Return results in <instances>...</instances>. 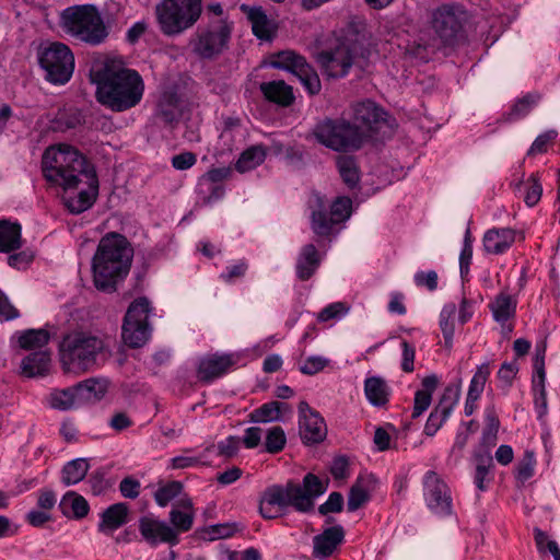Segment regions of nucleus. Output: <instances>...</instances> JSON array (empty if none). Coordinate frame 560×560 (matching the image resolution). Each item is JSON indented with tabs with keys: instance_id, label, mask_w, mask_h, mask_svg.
I'll return each mask as SVG.
<instances>
[{
	"instance_id": "obj_1",
	"label": "nucleus",
	"mask_w": 560,
	"mask_h": 560,
	"mask_svg": "<svg viewBox=\"0 0 560 560\" xmlns=\"http://www.w3.org/2000/svg\"><path fill=\"white\" fill-rule=\"evenodd\" d=\"M42 171L50 185L65 191L79 189L77 196L63 198L71 213L79 214L92 207L98 191L96 171L77 148L67 143L48 147L42 156Z\"/></svg>"
},
{
	"instance_id": "obj_2",
	"label": "nucleus",
	"mask_w": 560,
	"mask_h": 560,
	"mask_svg": "<svg viewBox=\"0 0 560 560\" xmlns=\"http://www.w3.org/2000/svg\"><path fill=\"white\" fill-rule=\"evenodd\" d=\"M398 127L395 117L384 107H357L353 122L326 119L314 129V136L335 151L358 150L368 140L390 138Z\"/></svg>"
},
{
	"instance_id": "obj_3",
	"label": "nucleus",
	"mask_w": 560,
	"mask_h": 560,
	"mask_svg": "<svg viewBox=\"0 0 560 560\" xmlns=\"http://www.w3.org/2000/svg\"><path fill=\"white\" fill-rule=\"evenodd\" d=\"M133 248L126 236L109 232L97 245L92 258L93 283L98 291L112 293L128 275Z\"/></svg>"
},
{
	"instance_id": "obj_4",
	"label": "nucleus",
	"mask_w": 560,
	"mask_h": 560,
	"mask_svg": "<svg viewBox=\"0 0 560 560\" xmlns=\"http://www.w3.org/2000/svg\"><path fill=\"white\" fill-rule=\"evenodd\" d=\"M96 97L102 105H138L144 93V81L135 69L117 60H107L95 74Z\"/></svg>"
},
{
	"instance_id": "obj_5",
	"label": "nucleus",
	"mask_w": 560,
	"mask_h": 560,
	"mask_svg": "<svg viewBox=\"0 0 560 560\" xmlns=\"http://www.w3.org/2000/svg\"><path fill=\"white\" fill-rule=\"evenodd\" d=\"M61 25L66 33L93 46L104 43L108 36L102 15L93 4L67 8L61 15Z\"/></svg>"
},
{
	"instance_id": "obj_6",
	"label": "nucleus",
	"mask_w": 560,
	"mask_h": 560,
	"mask_svg": "<svg viewBox=\"0 0 560 560\" xmlns=\"http://www.w3.org/2000/svg\"><path fill=\"white\" fill-rule=\"evenodd\" d=\"M103 341L84 332H71L60 343V361L66 372L81 374L96 365Z\"/></svg>"
},
{
	"instance_id": "obj_7",
	"label": "nucleus",
	"mask_w": 560,
	"mask_h": 560,
	"mask_svg": "<svg viewBox=\"0 0 560 560\" xmlns=\"http://www.w3.org/2000/svg\"><path fill=\"white\" fill-rule=\"evenodd\" d=\"M202 13V0H163L156 18L164 35L175 36L192 27Z\"/></svg>"
},
{
	"instance_id": "obj_8",
	"label": "nucleus",
	"mask_w": 560,
	"mask_h": 560,
	"mask_svg": "<svg viewBox=\"0 0 560 560\" xmlns=\"http://www.w3.org/2000/svg\"><path fill=\"white\" fill-rule=\"evenodd\" d=\"M232 31L233 24L228 19L211 21L191 38L192 51L202 59H212L221 55L229 47Z\"/></svg>"
},
{
	"instance_id": "obj_9",
	"label": "nucleus",
	"mask_w": 560,
	"mask_h": 560,
	"mask_svg": "<svg viewBox=\"0 0 560 560\" xmlns=\"http://www.w3.org/2000/svg\"><path fill=\"white\" fill-rule=\"evenodd\" d=\"M39 65L47 81L52 84H66L74 71V56L66 44L55 42L40 51Z\"/></svg>"
},
{
	"instance_id": "obj_10",
	"label": "nucleus",
	"mask_w": 560,
	"mask_h": 560,
	"mask_svg": "<svg viewBox=\"0 0 560 560\" xmlns=\"http://www.w3.org/2000/svg\"><path fill=\"white\" fill-rule=\"evenodd\" d=\"M150 303L147 298L136 299L127 310L122 324V340L130 348H140L150 338L148 324Z\"/></svg>"
},
{
	"instance_id": "obj_11",
	"label": "nucleus",
	"mask_w": 560,
	"mask_h": 560,
	"mask_svg": "<svg viewBox=\"0 0 560 560\" xmlns=\"http://www.w3.org/2000/svg\"><path fill=\"white\" fill-rule=\"evenodd\" d=\"M271 66L276 69L292 72L310 94H317L320 91L318 74L303 56L292 50H283L273 56Z\"/></svg>"
},
{
	"instance_id": "obj_12",
	"label": "nucleus",
	"mask_w": 560,
	"mask_h": 560,
	"mask_svg": "<svg viewBox=\"0 0 560 560\" xmlns=\"http://www.w3.org/2000/svg\"><path fill=\"white\" fill-rule=\"evenodd\" d=\"M422 483L428 509L440 516L451 515L453 513L451 490L440 475L434 470H429L424 474Z\"/></svg>"
},
{
	"instance_id": "obj_13",
	"label": "nucleus",
	"mask_w": 560,
	"mask_h": 560,
	"mask_svg": "<svg viewBox=\"0 0 560 560\" xmlns=\"http://www.w3.org/2000/svg\"><path fill=\"white\" fill-rule=\"evenodd\" d=\"M295 492L293 482L290 481L285 487L272 485L265 489L259 501V513L265 520H273L283 514L288 506L296 510Z\"/></svg>"
},
{
	"instance_id": "obj_14",
	"label": "nucleus",
	"mask_w": 560,
	"mask_h": 560,
	"mask_svg": "<svg viewBox=\"0 0 560 560\" xmlns=\"http://www.w3.org/2000/svg\"><path fill=\"white\" fill-rule=\"evenodd\" d=\"M355 51V45L341 43L334 49L322 51L318 55V62L327 77L343 78L354 63Z\"/></svg>"
},
{
	"instance_id": "obj_15",
	"label": "nucleus",
	"mask_w": 560,
	"mask_h": 560,
	"mask_svg": "<svg viewBox=\"0 0 560 560\" xmlns=\"http://www.w3.org/2000/svg\"><path fill=\"white\" fill-rule=\"evenodd\" d=\"M299 432L303 443L307 445L318 444L327 435L324 418L306 401L299 404Z\"/></svg>"
},
{
	"instance_id": "obj_16",
	"label": "nucleus",
	"mask_w": 560,
	"mask_h": 560,
	"mask_svg": "<svg viewBox=\"0 0 560 560\" xmlns=\"http://www.w3.org/2000/svg\"><path fill=\"white\" fill-rule=\"evenodd\" d=\"M431 26L442 44L453 43L462 28L458 10L450 4L436 8L431 15Z\"/></svg>"
},
{
	"instance_id": "obj_17",
	"label": "nucleus",
	"mask_w": 560,
	"mask_h": 560,
	"mask_svg": "<svg viewBox=\"0 0 560 560\" xmlns=\"http://www.w3.org/2000/svg\"><path fill=\"white\" fill-rule=\"evenodd\" d=\"M460 396V386L457 384L445 387L439 404L431 411L424 425V434L433 436L450 417Z\"/></svg>"
},
{
	"instance_id": "obj_18",
	"label": "nucleus",
	"mask_w": 560,
	"mask_h": 560,
	"mask_svg": "<svg viewBox=\"0 0 560 560\" xmlns=\"http://www.w3.org/2000/svg\"><path fill=\"white\" fill-rule=\"evenodd\" d=\"M326 490L327 483L311 472L304 476L302 485L293 482V491L296 495V511L302 513L313 511L315 499L325 493Z\"/></svg>"
},
{
	"instance_id": "obj_19",
	"label": "nucleus",
	"mask_w": 560,
	"mask_h": 560,
	"mask_svg": "<svg viewBox=\"0 0 560 560\" xmlns=\"http://www.w3.org/2000/svg\"><path fill=\"white\" fill-rule=\"evenodd\" d=\"M139 530L145 541L153 546L160 542L175 545L178 541L175 529L165 522L150 516H143L139 520Z\"/></svg>"
},
{
	"instance_id": "obj_20",
	"label": "nucleus",
	"mask_w": 560,
	"mask_h": 560,
	"mask_svg": "<svg viewBox=\"0 0 560 560\" xmlns=\"http://www.w3.org/2000/svg\"><path fill=\"white\" fill-rule=\"evenodd\" d=\"M235 363L232 354H210L200 359L197 370L198 378L209 383L224 375Z\"/></svg>"
},
{
	"instance_id": "obj_21",
	"label": "nucleus",
	"mask_w": 560,
	"mask_h": 560,
	"mask_svg": "<svg viewBox=\"0 0 560 560\" xmlns=\"http://www.w3.org/2000/svg\"><path fill=\"white\" fill-rule=\"evenodd\" d=\"M308 207L312 210V230L320 236H326L337 222L332 215L327 213V203L319 194H313L308 200Z\"/></svg>"
},
{
	"instance_id": "obj_22",
	"label": "nucleus",
	"mask_w": 560,
	"mask_h": 560,
	"mask_svg": "<svg viewBox=\"0 0 560 560\" xmlns=\"http://www.w3.org/2000/svg\"><path fill=\"white\" fill-rule=\"evenodd\" d=\"M343 538L345 530L342 526L336 525L326 528L322 534L313 538V556L318 559L331 556Z\"/></svg>"
},
{
	"instance_id": "obj_23",
	"label": "nucleus",
	"mask_w": 560,
	"mask_h": 560,
	"mask_svg": "<svg viewBox=\"0 0 560 560\" xmlns=\"http://www.w3.org/2000/svg\"><path fill=\"white\" fill-rule=\"evenodd\" d=\"M545 355H546V345L542 343L536 347V354L534 358V375H533V390L535 394V404L536 406H540L542 410L540 415L546 412L547 407V395L545 388Z\"/></svg>"
},
{
	"instance_id": "obj_24",
	"label": "nucleus",
	"mask_w": 560,
	"mask_h": 560,
	"mask_svg": "<svg viewBox=\"0 0 560 560\" xmlns=\"http://www.w3.org/2000/svg\"><path fill=\"white\" fill-rule=\"evenodd\" d=\"M129 508L127 503L119 502L109 505L101 513V521L97 525L100 533L112 535L128 522Z\"/></svg>"
},
{
	"instance_id": "obj_25",
	"label": "nucleus",
	"mask_w": 560,
	"mask_h": 560,
	"mask_svg": "<svg viewBox=\"0 0 560 560\" xmlns=\"http://www.w3.org/2000/svg\"><path fill=\"white\" fill-rule=\"evenodd\" d=\"M376 483L377 480L373 475H360L350 489L347 502L348 510L354 512L369 501Z\"/></svg>"
},
{
	"instance_id": "obj_26",
	"label": "nucleus",
	"mask_w": 560,
	"mask_h": 560,
	"mask_svg": "<svg viewBox=\"0 0 560 560\" xmlns=\"http://www.w3.org/2000/svg\"><path fill=\"white\" fill-rule=\"evenodd\" d=\"M242 9L247 14L254 35L261 40H271L276 34L277 26L275 22L267 16L265 11L258 7L249 8L243 5Z\"/></svg>"
},
{
	"instance_id": "obj_27",
	"label": "nucleus",
	"mask_w": 560,
	"mask_h": 560,
	"mask_svg": "<svg viewBox=\"0 0 560 560\" xmlns=\"http://www.w3.org/2000/svg\"><path fill=\"white\" fill-rule=\"evenodd\" d=\"M515 241V231L509 228L491 229L483 235V248L493 255L503 254Z\"/></svg>"
},
{
	"instance_id": "obj_28",
	"label": "nucleus",
	"mask_w": 560,
	"mask_h": 560,
	"mask_svg": "<svg viewBox=\"0 0 560 560\" xmlns=\"http://www.w3.org/2000/svg\"><path fill=\"white\" fill-rule=\"evenodd\" d=\"M108 381L103 377H91L74 385L80 405L103 399L108 390Z\"/></svg>"
},
{
	"instance_id": "obj_29",
	"label": "nucleus",
	"mask_w": 560,
	"mask_h": 560,
	"mask_svg": "<svg viewBox=\"0 0 560 560\" xmlns=\"http://www.w3.org/2000/svg\"><path fill=\"white\" fill-rule=\"evenodd\" d=\"M50 352L47 350L34 351L26 355L21 362V372L24 376H44L50 368Z\"/></svg>"
},
{
	"instance_id": "obj_30",
	"label": "nucleus",
	"mask_w": 560,
	"mask_h": 560,
	"mask_svg": "<svg viewBox=\"0 0 560 560\" xmlns=\"http://www.w3.org/2000/svg\"><path fill=\"white\" fill-rule=\"evenodd\" d=\"M260 91L267 101L276 105H292L294 102L292 86L282 80L262 83Z\"/></svg>"
},
{
	"instance_id": "obj_31",
	"label": "nucleus",
	"mask_w": 560,
	"mask_h": 560,
	"mask_svg": "<svg viewBox=\"0 0 560 560\" xmlns=\"http://www.w3.org/2000/svg\"><path fill=\"white\" fill-rule=\"evenodd\" d=\"M319 264L320 258L316 247L313 244L303 246L296 261L298 278L302 281L310 279L319 267Z\"/></svg>"
},
{
	"instance_id": "obj_32",
	"label": "nucleus",
	"mask_w": 560,
	"mask_h": 560,
	"mask_svg": "<svg viewBox=\"0 0 560 560\" xmlns=\"http://www.w3.org/2000/svg\"><path fill=\"white\" fill-rule=\"evenodd\" d=\"M336 167L342 183L349 188L354 189L359 186L361 171L354 156L340 154L336 158Z\"/></svg>"
},
{
	"instance_id": "obj_33",
	"label": "nucleus",
	"mask_w": 560,
	"mask_h": 560,
	"mask_svg": "<svg viewBox=\"0 0 560 560\" xmlns=\"http://www.w3.org/2000/svg\"><path fill=\"white\" fill-rule=\"evenodd\" d=\"M59 509L66 517L81 520L89 514L90 505L84 497L74 491H68L62 497Z\"/></svg>"
},
{
	"instance_id": "obj_34",
	"label": "nucleus",
	"mask_w": 560,
	"mask_h": 560,
	"mask_svg": "<svg viewBox=\"0 0 560 560\" xmlns=\"http://www.w3.org/2000/svg\"><path fill=\"white\" fill-rule=\"evenodd\" d=\"M493 318L505 328L506 322L514 317L516 312V301L508 293L501 292L489 305Z\"/></svg>"
},
{
	"instance_id": "obj_35",
	"label": "nucleus",
	"mask_w": 560,
	"mask_h": 560,
	"mask_svg": "<svg viewBox=\"0 0 560 560\" xmlns=\"http://www.w3.org/2000/svg\"><path fill=\"white\" fill-rule=\"evenodd\" d=\"M170 521L175 532H188L194 522L192 502L189 499L180 500L170 512Z\"/></svg>"
},
{
	"instance_id": "obj_36",
	"label": "nucleus",
	"mask_w": 560,
	"mask_h": 560,
	"mask_svg": "<svg viewBox=\"0 0 560 560\" xmlns=\"http://www.w3.org/2000/svg\"><path fill=\"white\" fill-rule=\"evenodd\" d=\"M364 393L369 402L375 407H383L388 402L389 388L380 376L368 377L364 381Z\"/></svg>"
},
{
	"instance_id": "obj_37",
	"label": "nucleus",
	"mask_w": 560,
	"mask_h": 560,
	"mask_svg": "<svg viewBox=\"0 0 560 560\" xmlns=\"http://www.w3.org/2000/svg\"><path fill=\"white\" fill-rule=\"evenodd\" d=\"M21 245L20 224L0 220V253H10L19 249Z\"/></svg>"
},
{
	"instance_id": "obj_38",
	"label": "nucleus",
	"mask_w": 560,
	"mask_h": 560,
	"mask_svg": "<svg viewBox=\"0 0 560 560\" xmlns=\"http://www.w3.org/2000/svg\"><path fill=\"white\" fill-rule=\"evenodd\" d=\"M82 122H86V120L83 119L78 107H60L51 120V128L55 131H66L75 128Z\"/></svg>"
},
{
	"instance_id": "obj_39",
	"label": "nucleus",
	"mask_w": 560,
	"mask_h": 560,
	"mask_svg": "<svg viewBox=\"0 0 560 560\" xmlns=\"http://www.w3.org/2000/svg\"><path fill=\"white\" fill-rule=\"evenodd\" d=\"M90 469V464L85 458H75L68 462L61 470V481L69 487L82 481Z\"/></svg>"
},
{
	"instance_id": "obj_40",
	"label": "nucleus",
	"mask_w": 560,
	"mask_h": 560,
	"mask_svg": "<svg viewBox=\"0 0 560 560\" xmlns=\"http://www.w3.org/2000/svg\"><path fill=\"white\" fill-rule=\"evenodd\" d=\"M513 186L515 192L523 194L524 201L528 207H534L539 202L542 187L536 174H532L526 182L520 180Z\"/></svg>"
},
{
	"instance_id": "obj_41",
	"label": "nucleus",
	"mask_w": 560,
	"mask_h": 560,
	"mask_svg": "<svg viewBox=\"0 0 560 560\" xmlns=\"http://www.w3.org/2000/svg\"><path fill=\"white\" fill-rule=\"evenodd\" d=\"M266 159L264 145H253L246 149L238 158L235 168L241 172H248L259 166Z\"/></svg>"
},
{
	"instance_id": "obj_42",
	"label": "nucleus",
	"mask_w": 560,
	"mask_h": 560,
	"mask_svg": "<svg viewBox=\"0 0 560 560\" xmlns=\"http://www.w3.org/2000/svg\"><path fill=\"white\" fill-rule=\"evenodd\" d=\"M48 402L51 408L58 410H68L80 406L75 386L51 392Z\"/></svg>"
},
{
	"instance_id": "obj_43",
	"label": "nucleus",
	"mask_w": 560,
	"mask_h": 560,
	"mask_svg": "<svg viewBox=\"0 0 560 560\" xmlns=\"http://www.w3.org/2000/svg\"><path fill=\"white\" fill-rule=\"evenodd\" d=\"M282 406L283 405L279 401L264 404L250 412L249 419L252 422L256 423L278 421L281 418Z\"/></svg>"
},
{
	"instance_id": "obj_44",
	"label": "nucleus",
	"mask_w": 560,
	"mask_h": 560,
	"mask_svg": "<svg viewBox=\"0 0 560 560\" xmlns=\"http://www.w3.org/2000/svg\"><path fill=\"white\" fill-rule=\"evenodd\" d=\"M486 427L482 431L481 443L487 447L495 445L498 432L500 429V420L493 408H487L485 412Z\"/></svg>"
},
{
	"instance_id": "obj_45",
	"label": "nucleus",
	"mask_w": 560,
	"mask_h": 560,
	"mask_svg": "<svg viewBox=\"0 0 560 560\" xmlns=\"http://www.w3.org/2000/svg\"><path fill=\"white\" fill-rule=\"evenodd\" d=\"M49 341V334L45 329H28L19 337V345L25 350L43 348Z\"/></svg>"
},
{
	"instance_id": "obj_46",
	"label": "nucleus",
	"mask_w": 560,
	"mask_h": 560,
	"mask_svg": "<svg viewBox=\"0 0 560 560\" xmlns=\"http://www.w3.org/2000/svg\"><path fill=\"white\" fill-rule=\"evenodd\" d=\"M489 375H490V365L488 362L482 363L481 365H479L477 368V371L470 381L468 393H467V397H469L470 400H478L480 398V396L485 389V385L488 381Z\"/></svg>"
},
{
	"instance_id": "obj_47",
	"label": "nucleus",
	"mask_w": 560,
	"mask_h": 560,
	"mask_svg": "<svg viewBox=\"0 0 560 560\" xmlns=\"http://www.w3.org/2000/svg\"><path fill=\"white\" fill-rule=\"evenodd\" d=\"M535 466V453L533 451L526 450L515 468L516 480L524 485L528 479H530L534 476Z\"/></svg>"
},
{
	"instance_id": "obj_48",
	"label": "nucleus",
	"mask_w": 560,
	"mask_h": 560,
	"mask_svg": "<svg viewBox=\"0 0 560 560\" xmlns=\"http://www.w3.org/2000/svg\"><path fill=\"white\" fill-rule=\"evenodd\" d=\"M456 313V305L454 303H448L444 305L440 314V327L445 340L446 346L452 345L453 336H454V323L453 318Z\"/></svg>"
},
{
	"instance_id": "obj_49",
	"label": "nucleus",
	"mask_w": 560,
	"mask_h": 560,
	"mask_svg": "<svg viewBox=\"0 0 560 560\" xmlns=\"http://www.w3.org/2000/svg\"><path fill=\"white\" fill-rule=\"evenodd\" d=\"M493 467V460L490 454L480 455L478 457V464L475 470V485L480 491H485L487 489L486 482L490 481L489 474L490 469Z\"/></svg>"
},
{
	"instance_id": "obj_50",
	"label": "nucleus",
	"mask_w": 560,
	"mask_h": 560,
	"mask_svg": "<svg viewBox=\"0 0 560 560\" xmlns=\"http://www.w3.org/2000/svg\"><path fill=\"white\" fill-rule=\"evenodd\" d=\"M86 486L93 495H101L112 488L113 483L106 477L104 469H96L89 476Z\"/></svg>"
},
{
	"instance_id": "obj_51",
	"label": "nucleus",
	"mask_w": 560,
	"mask_h": 560,
	"mask_svg": "<svg viewBox=\"0 0 560 560\" xmlns=\"http://www.w3.org/2000/svg\"><path fill=\"white\" fill-rule=\"evenodd\" d=\"M183 490V485L179 481H171L160 487L155 493V502L160 506H166L173 499L177 498Z\"/></svg>"
},
{
	"instance_id": "obj_52",
	"label": "nucleus",
	"mask_w": 560,
	"mask_h": 560,
	"mask_svg": "<svg viewBox=\"0 0 560 560\" xmlns=\"http://www.w3.org/2000/svg\"><path fill=\"white\" fill-rule=\"evenodd\" d=\"M287 443V438L281 427H272L268 430L266 435L265 447L270 454L281 452Z\"/></svg>"
},
{
	"instance_id": "obj_53",
	"label": "nucleus",
	"mask_w": 560,
	"mask_h": 560,
	"mask_svg": "<svg viewBox=\"0 0 560 560\" xmlns=\"http://www.w3.org/2000/svg\"><path fill=\"white\" fill-rule=\"evenodd\" d=\"M350 305L345 302H334L324 307L317 315L319 322H328L330 319H339L348 314Z\"/></svg>"
},
{
	"instance_id": "obj_54",
	"label": "nucleus",
	"mask_w": 560,
	"mask_h": 560,
	"mask_svg": "<svg viewBox=\"0 0 560 560\" xmlns=\"http://www.w3.org/2000/svg\"><path fill=\"white\" fill-rule=\"evenodd\" d=\"M352 201L348 197H338L330 206L332 220L340 223L350 217Z\"/></svg>"
},
{
	"instance_id": "obj_55",
	"label": "nucleus",
	"mask_w": 560,
	"mask_h": 560,
	"mask_svg": "<svg viewBox=\"0 0 560 560\" xmlns=\"http://www.w3.org/2000/svg\"><path fill=\"white\" fill-rule=\"evenodd\" d=\"M329 364V360L322 355L307 357L299 366L302 374L315 375Z\"/></svg>"
},
{
	"instance_id": "obj_56",
	"label": "nucleus",
	"mask_w": 560,
	"mask_h": 560,
	"mask_svg": "<svg viewBox=\"0 0 560 560\" xmlns=\"http://www.w3.org/2000/svg\"><path fill=\"white\" fill-rule=\"evenodd\" d=\"M230 174L231 170L228 167L212 168L200 178L199 187L203 189L205 185H222Z\"/></svg>"
},
{
	"instance_id": "obj_57",
	"label": "nucleus",
	"mask_w": 560,
	"mask_h": 560,
	"mask_svg": "<svg viewBox=\"0 0 560 560\" xmlns=\"http://www.w3.org/2000/svg\"><path fill=\"white\" fill-rule=\"evenodd\" d=\"M240 445L241 439L238 436L230 435L217 444L218 454L226 458L234 457L238 453Z\"/></svg>"
},
{
	"instance_id": "obj_58",
	"label": "nucleus",
	"mask_w": 560,
	"mask_h": 560,
	"mask_svg": "<svg viewBox=\"0 0 560 560\" xmlns=\"http://www.w3.org/2000/svg\"><path fill=\"white\" fill-rule=\"evenodd\" d=\"M247 269V262L245 260H240L236 264L226 267V270L220 275V278L226 283H232L236 279L243 278Z\"/></svg>"
},
{
	"instance_id": "obj_59",
	"label": "nucleus",
	"mask_w": 560,
	"mask_h": 560,
	"mask_svg": "<svg viewBox=\"0 0 560 560\" xmlns=\"http://www.w3.org/2000/svg\"><path fill=\"white\" fill-rule=\"evenodd\" d=\"M343 508V498L339 492H331L327 499V501L319 505L318 512L322 515H327L329 513H338L341 512Z\"/></svg>"
},
{
	"instance_id": "obj_60",
	"label": "nucleus",
	"mask_w": 560,
	"mask_h": 560,
	"mask_svg": "<svg viewBox=\"0 0 560 560\" xmlns=\"http://www.w3.org/2000/svg\"><path fill=\"white\" fill-rule=\"evenodd\" d=\"M558 133L555 130H549L540 136H538L533 142L530 149L528 150V155H534L538 153H544L547 151L548 144L556 139Z\"/></svg>"
},
{
	"instance_id": "obj_61",
	"label": "nucleus",
	"mask_w": 560,
	"mask_h": 560,
	"mask_svg": "<svg viewBox=\"0 0 560 560\" xmlns=\"http://www.w3.org/2000/svg\"><path fill=\"white\" fill-rule=\"evenodd\" d=\"M432 395L428 390H417L415 394V405L412 418L420 417L430 406Z\"/></svg>"
},
{
	"instance_id": "obj_62",
	"label": "nucleus",
	"mask_w": 560,
	"mask_h": 560,
	"mask_svg": "<svg viewBox=\"0 0 560 560\" xmlns=\"http://www.w3.org/2000/svg\"><path fill=\"white\" fill-rule=\"evenodd\" d=\"M119 491L124 498L136 499L140 493V482L132 477H126L119 483Z\"/></svg>"
},
{
	"instance_id": "obj_63",
	"label": "nucleus",
	"mask_w": 560,
	"mask_h": 560,
	"mask_svg": "<svg viewBox=\"0 0 560 560\" xmlns=\"http://www.w3.org/2000/svg\"><path fill=\"white\" fill-rule=\"evenodd\" d=\"M415 282L418 287H425L429 291L438 288V273L433 270L419 271L415 275Z\"/></svg>"
},
{
	"instance_id": "obj_64",
	"label": "nucleus",
	"mask_w": 560,
	"mask_h": 560,
	"mask_svg": "<svg viewBox=\"0 0 560 560\" xmlns=\"http://www.w3.org/2000/svg\"><path fill=\"white\" fill-rule=\"evenodd\" d=\"M197 158L192 152H183L172 158V166L178 171H185L194 166Z\"/></svg>"
}]
</instances>
